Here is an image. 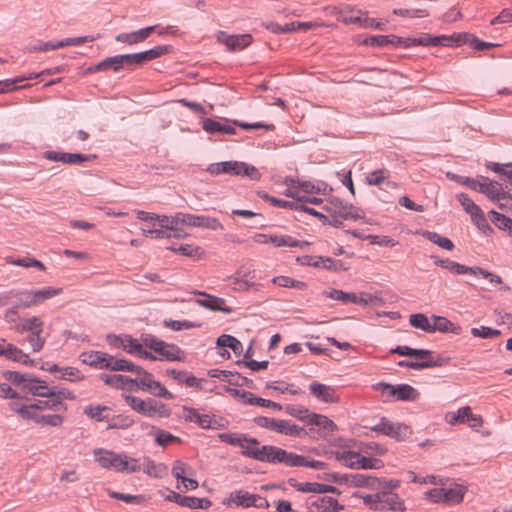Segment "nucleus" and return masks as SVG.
<instances>
[{
  "label": "nucleus",
  "instance_id": "nucleus-1",
  "mask_svg": "<svg viewBox=\"0 0 512 512\" xmlns=\"http://www.w3.org/2000/svg\"><path fill=\"white\" fill-rule=\"evenodd\" d=\"M95 460L105 469H114L116 472L133 473L140 471L138 460L129 458L125 454H117L113 451L96 449L94 450Z\"/></svg>",
  "mask_w": 512,
  "mask_h": 512
},
{
  "label": "nucleus",
  "instance_id": "nucleus-2",
  "mask_svg": "<svg viewBox=\"0 0 512 512\" xmlns=\"http://www.w3.org/2000/svg\"><path fill=\"white\" fill-rule=\"evenodd\" d=\"M246 457L260 462L277 465L284 464L288 467H294L296 453L289 452L283 448L274 445H263L254 450L245 451Z\"/></svg>",
  "mask_w": 512,
  "mask_h": 512
},
{
  "label": "nucleus",
  "instance_id": "nucleus-3",
  "mask_svg": "<svg viewBox=\"0 0 512 512\" xmlns=\"http://www.w3.org/2000/svg\"><path fill=\"white\" fill-rule=\"evenodd\" d=\"M254 423L262 428L270 431L283 434L291 437H305L310 435L314 437L315 428H310L308 431L289 420L269 418L266 416H258L254 418Z\"/></svg>",
  "mask_w": 512,
  "mask_h": 512
},
{
  "label": "nucleus",
  "instance_id": "nucleus-4",
  "mask_svg": "<svg viewBox=\"0 0 512 512\" xmlns=\"http://www.w3.org/2000/svg\"><path fill=\"white\" fill-rule=\"evenodd\" d=\"M141 340L145 347L157 353L160 361L169 362H184L186 360V353L180 347L173 343H167L158 339L152 334H143Z\"/></svg>",
  "mask_w": 512,
  "mask_h": 512
},
{
  "label": "nucleus",
  "instance_id": "nucleus-5",
  "mask_svg": "<svg viewBox=\"0 0 512 512\" xmlns=\"http://www.w3.org/2000/svg\"><path fill=\"white\" fill-rule=\"evenodd\" d=\"M125 401L134 411L146 417L158 416L167 418L171 413L166 404L152 398L141 399L136 396L126 395Z\"/></svg>",
  "mask_w": 512,
  "mask_h": 512
},
{
  "label": "nucleus",
  "instance_id": "nucleus-6",
  "mask_svg": "<svg viewBox=\"0 0 512 512\" xmlns=\"http://www.w3.org/2000/svg\"><path fill=\"white\" fill-rule=\"evenodd\" d=\"M370 430L393 438L397 441H405L411 435V430L407 425L391 422L386 417H381L380 421L372 426Z\"/></svg>",
  "mask_w": 512,
  "mask_h": 512
},
{
  "label": "nucleus",
  "instance_id": "nucleus-7",
  "mask_svg": "<svg viewBox=\"0 0 512 512\" xmlns=\"http://www.w3.org/2000/svg\"><path fill=\"white\" fill-rule=\"evenodd\" d=\"M171 50L170 46L167 45H159L155 46L149 50L132 53V54H124L125 65L128 69H133L136 66H141L145 62L157 59Z\"/></svg>",
  "mask_w": 512,
  "mask_h": 512
},
{
  "label": "nucleus",
  "instance_id": "nucleus-8",
  "mask_svg": "<svg viewBox=\"0 0 512 512\" xmlns=\"http://www.w3.org/2000/svg\"><path fill=\"white\" fill-rule=\"evenodd\" d=\"M3 377L6 381L11 382L16 386H20L23 391L31 393L35 396L39 394V387L43 381L28 373H21L18 371H5Z\"/></svg>",
  "mask_w": 512,
  "mask_h": 512
},
{
  "label": "nucleus",
  "instance_id": "nucleus-9",
  "mask_svg": "<svg viewBox=\"0 0 512 512\" xmlns=\"http://www.w3.org/2000/svg\"><path fill=\"white\" fill-rule=\"evenodd\" d=\"M176 219L181 222V225L189 227L206 228L213 231L223 229V226L218 219L206 215H194L178 212Z\"/></svg>",
  "mask_w": 512,
  "mask_h": 512
},
{
  "label": "nucleus",
  "instance_id": "nucleus-10",
  "mask_svg": "<svg viewBox=\"0 0 512 512\" xmlns=\"http://www.w3.org/2000/svg\"><path fill=\"white\" fill-rule=\"evenodd\" d=\"M324 209L330 215H339L342 218H353L354 220L361 218L360 210L358 208L352 204L344 202L338 197L330 198L328 203L324 206Z\"/></svg>",
  "mask_w": 512,
  "mask_h": 512
},
{
  "label": "nucleus",
  "instance_id": "nucleus-11",
  "mask_svg": "<svg viewBox=\"0 0 512 512\" xmlns=\"http://www.w3.org/2000/svg\"><path fill=\"white\" fill-rule=\"evenodd\" d=\"M226 391L231 396L241 399L243 403L248 404V405H257L260 407L272 408L277 411H280L283 409L281 404L274 402L272 400H269V399L257 397L248 391L239 390L236 388H227Z\"/></svg>",
  "mask_w": 512,
  "mask_h": 512
},
{
  "label": "nucleus",
  "instance_id": "nucleus-12",
  "mask_svg": "<svg viewBox=\"0 0 512 512\" xmlns=\"http://www.w3.org/2000/svg\"><path fill=\"white\" fill-rule=\"evenodd\" d=\"M43 157L49 161L62 162L68 165H77L86 161L96 159L95 154H81V153H68V152H56V151H45Z\"/></svg>",
  "mask_w": 512,
  "mask_h": 512
},
{
  "label": "nucleus",
  "instance_id": "nucleus-13",
  "mask_svg": "<svg viewBox=\"0 0 512 512\" xmlns=\"http://www.w3.org/2000/svg\"><path fill=\"white\" fill-rule=\"evenodd\" d=\"M230 501L233 502L237 506H242L245 508L248 507H256V508H268L269 502L255 494H251L247 491L236 490L230 494Z\"/></svg>",
  "mask_w": 512,
  "mask_h": 512
},
{
  "label": "nucleus",
  "instance_id": "nucleus-14",
  "mask_svg": "<svg viewBox=\"0 0 512 512\" xmlns=\"http://www.w3.org/2000/svg\"><path fill=\"white\" fill-rule=\"evenodd\" d=\"M182 411V418L186 422L197 424L203 429H219L222 427L217 420H213L208 414H200L196 408L183 406Z\"/></svg>",
  "mask_w": 512,
  "mask_h": 512
},
{
  "label": "nucleus",
  "instance_id": "nucleus-15",
  "mask_svg": "<svg viewBox=\"0 0 512 512\" xmlns=\"http://www.w3.org/2000/svg\"><path fill=\"white\" fill-rule=\"evenodd\" d=\"M218 42L224 44L228 51H241L252 43L250 34H233L229 35L224 31H219L217 35Z\"/></svg>",
  "mask_w": 512,
  "mask_h": 512
},
{
  "label": "nucleus",
  "instance_id": "nucleus-16",
  "mask_svg": "<svg viewBox=\"0 0 512 512\" xmlns=\"http://www.w3.org/2000/svg\"><path fill=\"white\" fill-rule=\"evenodd\" d=\"M166 500L175 502L182 507L191 509H208L211 507L212 502L207 498H197L194 496H183L177 492L169 491Z\"/></svg>",
  "mask_w": 512,
  "mask_h": 512
},
{
  "label": "nucleus",
  "instance_id": "nucleus-17",
  "mask_svg": "<svg viewBox=\"0 0 512 512\" xmlns=\"http://www.w3.org/2000/svg\"><path fill=\"white\" fill-rule=\"evenodd\" d=\"M194 294L204 297L196 300V303L201 307L211 311H220L226 314H230L233 311L231 307L225 305V299L223 298L210 295L203 291H195Z\"/></svg>",
  "mask_w": 512,
  "mask_h": 512
},
{
  "label": "nucleus",
  "instance_id": "nucleus-18",
  "mask_svg": "<svg viewBox=\"0 0 512 512\" xmlns=\"http://www.w3.org/2000/svg\"><path fill=\"white\" fill-rule=\"evenodd\" d=\"M288 484L295 488L299 492H305V493H317V494H323V493H337L339 494V490L335 486L321 484L317 482H297L295 479L290 478L288 480Z\"/></svg>",
  "mask_w": 512,
  "mask_h": 512
},
{
  "label": "nucleus",
  "instance_id": "nucleus-19",
  "mask_svg": "<svg viewBox=\"0 0 512 512\" xmlns=\"http://www.w3.org/2000/svg\"><path fill=\"white\" fill-rule=\"evenodd\" d=\"M405 510L404 501L398 494L390 491H380L378 511L404 512Z\"/></svg>",
  "mask_w": 512,
  "mask_h": 512
},
{
  "label": "nucleus",
  "instance_id": "nucleus-20",
  "mask_svg": "<svg viewBox=\"0 0 512 512\" xmlns=\"http://www.w3.org/2000/svg\"><path fill=\"white\" fill-rule=\"evenodd\" d=\"M308 424L312 426L311 428H314V426L319 428L317 433L321 438H326L337 430V425L331 419L317 413H312L310 415Z\"/></svg>",
  "mask_w": 512,
  "mask_h": 512
},
{
  "label": "nucleus",
  "instance_id": "nucleus-21",
  "mask_svg": "<svg viewBox=\"0 0 512 512\" xmlns=\"http://www.w3.org/2000/svg\"><path fill=\"white\" fill-rule=\"evenodd\" d=\"M159 25L148 26L129 33H120L115 36L117 42L134 45L144 42L152 32L156 31Z\"/></svg>",
  "mask_w": 512,
  "mask_h": 512
},
{
  "label": "nucleus",
  "instance_id": "nucleus-22",
  "mask_svg": "<svg viewBox=\"0 0 512 512\" xmlns=\"http://www.w3.org/2000/svg\"><path fill=\"white\" fill-rule=\"evenodd\" d=\"M449 357L436 355L435 358L426 359L423 361H407L401 360L397 364L400 367H406L414 370H422L427 368L442 367L449 362Z\"/></svg>",
  "mask_w": 512,
  "mask_h": 512
},
{
  "label": "nucleus",
  "instance_id": "nucleus-23",
  "mask_svg": "<svg viewBox=\"0 0 512 512\" xmlns=\"http://www.w3.org/2000/svg\"><path fill=\"white\" fill-rule=\"evenodd\" d=\"M431 259L433 260L435 265H438L446 270H448L453 275H463V274H471L475 275L476 266L475 267H468L466 265L460 264L458 262H455L453 260H450L449 258L442 259L438 256H431Z\"/></svg>",
  "mask_w": 512,
  "mask_h": 512
},
{
  "label": "nucleus",
  "instance_id": "nucleus-24",
  "mask_svg": "<svg viewBox=\"0 0 512 512\" xmlns=\"http://www.w3.org/2000/svg\"><path fill=\"white\" fill-rule=\"evenodd\" d=\"M309 390L314 397L322 402L337 403L339 401L336 390L331 386L318 382H312L309 385Z\"/></svg>",
  "mask_w": 512,
  "mask_h": 512
},
{
  "label": "nucleus",
  "instance_id": "nucleus-25",
  "mask_svg": "<svg viewBox=\"0 0 512 512\" xmlns=\"http://www.w3.org/2000/svg\"><path fill=\"white\" fill-rule=\"evenodd\" d=\"M241 168H243V162L224 161L210 164L207 168V172H209L213 176L222 173L239 176L241 174Z\"/></svg>",
  "mask_w": 512,
  "mask_h": 512
},
{
  "label": "nucleus",
  "instance_id": "nucleus-26",
  "mask_svg": "<svg viewBox=\"0 0 512 512\" xmlns=\"http://www.w3.org/2000/svg\"><path fill=\"white\" fill-rule=\"evenodd\" d=\"M480 179L476 191L486 195L492 201H501L502 185L484 176H481Z\"/></svg>",
  "mask_w": 512,
  "mask_h": 512
},
{
  "label": "nucleus",
  "instance_id": "nucleus-27",
  "mask_svg": "<svg viewBox=\"0 0 512 512\" xmlns=\"http://www.w3.org/2000/svg\"><path fill=\"white\" fill-rule=\"evenodd\" d=\"M202 128L208 134L213 135H234L236 133V129L233 125L221 123L210 118H206L202 121Z\"/></svg>",
  "mask_w": 512,
  "mask_h": 512
},
{
  "label": "nucleus",
  "instance_id": "nucleus-28",
  "mask_svg": "<svg viewBox=\"0 0 512 512\" xmlns=\"http://www.w3.org/2000/svg\"><path fill=\"white\" fill-rule=\"evenodd\" d=\"M124 54L123 55H115L112 57H107L97 63L96 65L89 67V72H97V71H106V70H113L114 72H118L121 70V68L125 65L124 61Z\"/></svg>",
  "mask_w": 512,
  "mask_h": 512
},
{
  "label": "nucleus",
  "instance_id": "nucleus-29",
  "mask_svg": "<svg viewBox=\"0 0 512 512\" xmlns=\"http://www.w3.org/2000/svg\"><path fill=\"white\" fill-rule=\"evenodd\" d=\"M80 360L83 364L89 365L95 369H105L107 366L108 353L101 351H88L80 354Z\"/></svg>",
  "mask_w": 512,
  "mask_h": 512
},
{
  "label": "nucleus",
  "instance_id": "nucleus-30",
  "mask_svg": "<svg viewBox=\"0 0 512 512\" xmlns=\"http://www.w3.org/2000/svg\"><path fill=\"white\" fill-rule=\"evenodd\" d=\"M43 327L44 322L40 318L33 316L19 320L16 325L11 327V329L20 334L24 332H29V334H31L34 332H42Z\"/></svg>",
  "mask_w": 512,
  "mask_h": 512
},
{
  "label": "nucleus",
  "instance_id": "nucleus-31",
  "mask_svg": "<svg viewBox=\"0 0 512 512\" xmlns=\"http://www.w3.org/2000/svg\"><path fill=\"white\" fill-rule=\"evenodd\" d=\"M345 483L354 485L356 487L378 488L379 480L376 477L362 473L345 474Z\"/></svg>",
  "mask_w": 512,
  "mask_h": 512
},
{
  "label": "nucleus",
  "instance_id": "nucleus-32",
  "mask_svg": "<svg viewBox=\"0 0 512 512\" xmlns=\"http://www.w3.org/2000/svg\"><path fill=\"white\" fill-rule=\"evenodd\" d=\"M137 365H135L133 362L125 359V358H118L117 356H113L108 354L107 358V366L105 369L111 370V371H123V372H133L135 371Z\"/></svg>",
  "mask_w": 512,
  "mask_h": 512
},
{
  "label": "nucleus",
  "instance_id": "nucleus-33",
  "mask_svg": "<svg viewBox=\"0 0 512 512\" xmlns=\"http://www.w3.org/2000/svg\"><path fill=\"white\" fill-rule=\"evenodd\" d=\"M391 353H395L401 356L417 357L423 360L435 358L433 352L427 349H414L409 346H397L391 350Z\"/></svg>",
  "mask_w": 512,
  "mask_h": 512
},
{
  "label": "nucleus",
  "instance_id": "nucleus-34",
  "mask_svg": "<svg viewBox=\"0 0 512 512\" xmlns=\"http://www.w3.org/2000/svg\"><path fill=\"white\" fill-rule=\"evenodd\" d=\"M37 396H53L55 400H59L60 402H63L64 399L74 398V395L69 390L48 387L44 381L39 387V394Z\"/></svg>",
  "mask_w": 512,
  "mask_h": 512
},
{
  "label": "nucleus",
  "instance_id": "nucleus-35",
  "mask_svg": "<svg viewBox=\"0 0 512 512\" xmlns=\"http://www.w3.org/2000/svg\"><path fill=\"white\" fill-rule=\"evenodd\" d=\"M100 379L104 382V384L114 388V389H125L128 385H131L132 378L121 375V374H101Z\"/></svg>",
  "mask_w": 512,
  "mask_h": 512
},
{
  "label": "nucleus",
  "instance_id": "nucleus-36",
  "mask_svg": "<svg viewBox=\"0 0 512 512\" xmlns=\"http://www.w3.org/2000/svg\"><path fill=\"white\" fill-rule=\"evenodd\" d=\"M45 399L35 400L32 405L36 407V409L42 410H53L55 412H60L66 410V405L64 402H60L59 400H55L53 396H44Z\"/></svg>",
  "mask_w": 512,
  "mask_h": 512
},
{
  "label": "nucleus",
  "instance_id": "nucleus-37",
  "mask_svg": "<svg viewBox=\"0 0 512 512\" xmlns=\"http://www.w3.org/2000/svg\"><path fill=\"white\" fill-rule=\"evenodd\" d=\"M13 307L29 308L34 306L32 290H13Z\"/></svg>",
  "mask_w": 512,
  "mask_h": 512
},
{
  "label": "nucleus",
  "instance_id": "nucleus-38",
  "mask_svg": "<svg viewBox=\"0 0 512 512\" xmlns=\"http://www.w3.org/2000/svg\"><path fill=\"white\" fill-rule=\"evenodd\" d=\"M134 373L137 375V378H132L131 385H135L144 391L146 388H151V384L155 379L150 372L137 365Z\"/></svg>",
  "mask_w": 512,
  "mask_h": 512
},
{
  "label": "nucleus",
  "instance_id": "nucleus-39",
  "mask_svg": "<svg viewBox=\"0 0 512 512\" xmlns=\"http://www.w3.org/2000/svg\"><path fill=\"white\" fill-rule=\"evenodd\" d=\"M472 417V411L469 406L459 408L456 412H448L445 415V420L450 425H456L457 423L470 422Z\"/></svg>",
  "mask_w": 512,
  "mask_h": 512
},
{
  "label": "nucleus",
  "instance_id": "nucleus-40",
  "mask_svg": "<svg viewBox=\"0 0 512 512\" xmlns=\"http://www.w3.org/2000/svg\"><path fill=\"white\" fill-rule=\"evenodd\" d=\"M491 222L500 230H503L512 237V219L495 210H490Z\"/></svg>",
  "mask_w": 512,
  "mask_h": 512
},
{
  "label": "nucleus",
  "instance_id": "nucleus-41",
  "mask_svg": "<svg viewBox=\"0 0 512 512\" xmlns=\"http://www.w3.org/2000/svg\"><path fill=\"white\" fill-rule=\"evenodd\" d=\"M398 36L395 35H376L366 38L364 43L369 46H393L396 47V42H399Z\"/></svg>",
  "mask_w": 512,
  "mask_h": 512
},
{
  "label": "nucleus",
  "instance_id": "nucleus-42",
  "mask_svg": "<svg viewBox=\"0 0 512 512\" xmlns=\"http://www.w3.org/2000/svg\"><path fill=\"white\" fill-rule=\"evenodd\" d=\"M216 344L219 347L230 348L236 355H240L243 351L242 343L232 335L222 334L217 338Z\"/></svg>",
  "mask_w": 512,
  "mask_h": 512
},
{
  "label": "nucleus",
  "instance_id": "nucleus-43",
  "mask_svg": "<svg viewBox=\"0 0 512 512\" xmlns=\"http://www.w3.org/2000/svg\"><path fill=\"white\" fill-rule=\"evenodd\" d=\"M62 292L61 288L43 287L41 289L32 290L34 306L39 305L45 300L51 299Z\"/></svg>",
  "mask_w": 512,
  "mask_h": 512
},
{
  "label": "nucleus",
  "instance_id": "nucleus-44",
  "mask_svg": "<svg viewBox=\"0 0 512 512\" xmlns=\"http://www.w3.org/2000/svg\"><path fill=\"white\" fill-rule=\"evenodd\" d=\"M316 506L319 512H339L343 509V505L330 496H324L317 500Z\"/></svg>",
  "mask_w": 512,
  "mask_h": 512
},
{
  "label": "nucleus",
  "instance_id": "nucleus-45",
  "mask_svg": "<svg viewBox=\"0 0 512 512\" xmlns=\"http://www.w3.org/2000/svg\"><path fill=\"white\" fill-rule=\"evenodd\" d=\"M4 357L9 360H13L15 362H19L25 365L33 364L34 362L29 358V356L26 353H24L21 349H19L13 344H10V346L5 352Z\"/></svg>",
  "mask_w": 512,
  "mask_h": 512
},
{
  "label": "nucleus",
  "instance_id": "nucleus-46",
  "mask_svg": "<svg viewBox=\"0 0 512 512\" xmlns=\"http://www.w3.org/2000/svg\"><path fill=\"white\" fill-rule=\"evenodd\" d=\"M270 243L276 247H302L303 242L288 235H272Z\"/></svg>",
  "mask_w": 512,
  "mask_h": 512
},
{
  "label": "nucleus",
  "instance_id": "nucleus-47",
  "mask_svg": "<svg viewBox=\"0 0 512 512\" xmlns=\"http://www.w3.org/2000/svg\"><path fill=\"white\" fill-rule=\"evenodd\" d=\"M294 467H308L315 470H323L327 468V463L319 460L308 459L303 455L296 454Z\"/></svg>",
  "mask_w": 512,
  "mask_h": 512
},
{
  "label": "nucleus",
  "instance_id": "nucleus-48",
  "mask_svg": "<svg viewBox=\"0 0 512 512\" xmlns=\"http://www.w3.org/2000/svg\"><path fill=\"white\" fill-rule=\"evenodd\" d=\"M42 75V73H30L26 76H19L14 79H6L4 81H0V92L12 91L15 89L13 85L23 82L25 80H33L37 79Z\"/></svg>",
  "mask_w": 512,
  "mask_h": 512
},
{
  "label": "nucleus",
  "instance_id": "nucleus-49",
  "mask_svg": "<svg viewBox=\"0 0 512 512\" xmlns=\"http://www.w3.org/2000/svg\"><path fill=\"white\" fill-rule=\"evenodd\" d=\"M324 295L344 304L356 302V293L353 292H344L338 289H331L330 291H325Z\"/></svg>",
  "mask_w": 512,
  "mask_h": 512
},
{
  "label": "nucleus",
  "instance_id": "nucleus-50",
  "mask_svg": "<svg viewBox=\"0 0 512 512\" xmlns=\"http://www.w3.org/2000/svg\"><path fill=\"white\" fill-rule=\"evenodd\" d=\"M416 398V390L409 384L396 385L395 400L412 401Z\"/></svg>",
  "mask_w": 512,
  "mask_h": 512
},
{
  "label": "nucleus",
  "instance_id": "nucleus-51",
  "mask_svg": "<svg viewBox=\"0 0 512 512\" xmlns=\"http://www.w3.org/2000/svg\"><path fill=\"white\" fill-rule=\"evenodd\" d=\"M263 199H265L267 202H269L271 205L275 207L296 211L300 209V203L298 201H287L273 196H269L267 194L263 196Z\"/></svg>",
  "mask_w": 512,
  "mask_h": 512
},
{
  "label": "nucleus",
  "instance_id": "nucleus-52",
  "mask_svg": "<svg viewBox=\"0 0 512 512\" xmlns=\"http://www.w3.org/2000/svg\"><path fill=\"white\" fill-rule=\"evenodd\" d=\"M299 189L306 194H318L326 190V184L324 182L313 183L311 181H297Z\"/></svg>",
  "mask_w": 512,
  "mask_h": 512
},
{
  "label": "nucleus",
  "instance_id": "nucleus-53",
  "mask_svg": "<svg viewBox=\"0 0 512 512\" xmlns=\"http://www.w3.org/2000/svg\"><path fill=\"white\" fill-rule=\"evenodd\" d=\"M372 389L381 392L385 401L395 400L396 385L386 382H378L372 385Z\"/></svg>",
  "mask_w": 512,
  "mask_h": 512
},
{
  "label": "nucleus",
  "instance_id": "nucleus-54",
  "mask_svg": "<svg viewBox=\"0 0 512 512\" xmlns=\"http://www.w3.org/2000/svg\"><path fill=\"white\" fill-rule=\"evenodd\" d=\"M443 497H444V503L459 504L463 500L464 492L459 487L444 488Z\"/></svg>",
  "mask_w": 512,
  "mask_h": 512
},
{
  "label": "nucleus",
  "instance_id": "nucleus-55",
  "mask_svg": "<svg viewBox=\"0 0 512 512\" xmlns=\"http://www.w3.org/2000/svg\"><path fill=\"white\" fill-rule=\"evenodd\" d=\"M285 411L287 414L307 423L312 414L306 407L301 405H287Z\"/></svg>",
  "mask_w": 512,
  "mask_h": 512
},
{
  "label": "nucleus",
  "instance_id": "nucleus-56",
  "mask_svg": "<svg viewBox=\"0 0 512 512\" xmlns=\"http://www.w3.org/2000/svg\"><path fill=\"white\" fill-rule=\"evenodd\" d=\"M124 341H125V344H124L123 350L131 355L138 356L139 353L141 352L143 346H145L143 344L142 340L139 341L138 339H135L132 336L127 335V334H125Z\"/></svg>",
  "mask_w": 512,
  "mask_h": 512
},
{
  "label": "nucleus",
  "instance_id": "nucleus-57",
  "mask_svg": "<svg viewBox=\"0 0 512 512\" xmlns=\"http://www.w3.org/2000/svg\"><path fill=\"white\" fill-rule=\"evenodd\" d=\"M218 438L223 443L233 445V446L243 447L242 442L246 441V434L227 432V433L219 434Z\"/></svg>",
  "mask_w": 512,
  "mask_h": 512
},
{
  "label": "nucleus",
  "instance_id": "nucleus-58",
  "mask_svg": "<svg viewBox=\"0 0 512 512\" xmlns=\"http://www.w3.org/2000/svg\"><path fill=\"white\" fill-rule=\"evenodd\" d=\"M409 322L413 327L431 333V323L424 314H412L410 316Z\"/></svg>",
  "mask_w": 512,
  "mask_h": 512
},
{
  "label": "nucleus",
  "instance_id": "nucleus-59",
  "mask_svg": "<svg viewBox=\"0 0 512 512\" xmlns=\"http://www.w3.org/2000/svg\"><path fill=\"white\" fill-rule=\"evenodd\" d=\"M147 392L150 394L161 397L167 400H172L174 398L173 394L168 391L164 385H162L159 381L154 380L151 384V388H146Z\"/></svg>",
  "mask_w": 512,
  "mask_h": 512
},
{
  "label": "nucleus",
  "instance_id": "nucleus-60",
  "mask_svg": "<svg viewBox=\"0 0 512 512\" xmlns=\"http://www.w3.org/2000/svg\"><path fill=\"white\" fill-rule=\"evenodd\" d=\"M297 181L299 180L288 177L285 179L287 189L284 191V195L287 197L294 198L296 199V201L300 203V201H302L304 198L300 195L301 190L299 189Z\"/></svg>",
  "mask_w": 512,
  "mask_h": 512
},
{
  "label": "nucleus",
  "instance_id": "nucleus-61",
  "mask_svg": "<svg viewBox=\"0 0 512 512\" xmlns=\"http://www.w3.org/2000/svg\"><path fill=\"white\" fill-rule=\"evenodd\" d=\"M454 324L445 317L434 316V323L431 324V332H449L454 331Z\"/></svg>",
  "mask_w": 512,
  "mask_h": 512
},
{
  "label": "nucleus",
  "instance_id": "nucleus-62",
  "mask_svg": "<svg viewBox=\"0 0 512 512\" xmlns=\"http://www.w3.org/2000/svg\"><path fill=\"white\" fill-rule=\"evenodd\" d=\"M471 334L474 337H479L483 339L495 338L501 335V331L497 329H493L487 326H481L479 328L474 327L471 329Z\"/></svg>",
  "mask_w": 512,
  "mask_h": 512
},
{
  "label": "nucleus",
  "instance_id": "nucleus-63",
  "mask_svg": "<svg viewBox=\"0 0 512 512\" xmlns=\"http://www.w3.org/2000/svg\"><path fill=\"white\" fill-rule=\"evenodd\" d=\"M470 217H471L472 223L482 232L487 233V232L492 231V229H491V227L481 209L479 211L473 213L472 215H470Z\"/></svg>",
  "mask_w": 512,
  "mask_h": 512
},
{
  "label": "nucleus",
  "instance_id": "nucleus-64",
  "mask_svg": "<svg viewBox=\"0 0 512 512\" xmlns=\"http://www.w3.org/2000/svg\"><path fill=\"white\" fill-rule=\"evenodd\" d=\"M456 198L460 202V204L462 205L463 209L467 214L472 215L473 213L480 210V207L477 204H475V202L472 199H470V197L467 194L459 193L457 194Z\"/></svg>",
  "mask_w": 512,
  "mask_h": 512
}]
</instances>
